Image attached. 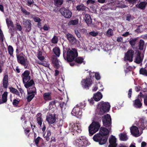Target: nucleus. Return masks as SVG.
I'll return each mask as SVG.
<instances>
[{"instance_id":"nucleus-1","label":"nucleus","mask_w":147,"mask_h":147,"mask_svg":"<svg viewBox=\"0 0 147 147\" xmlns=\"http://www.w3.org/2000/svg\"><path fill=\"white\" fill-rule=\"evenodd\" d=\"M63 56L64 59L67 61H72L78 56L77 50L75 49H72V50L69 49L66 53V51L64 49Z\"/></svg>"},{"instance_id":"nucleus-2","label":"nucleus","mask_w":147,"mask_h":147,"mask_svg":"<svg viewBox=\"0 0 147 147\" xmlns=\"http://www.w3.org/2000/svg\"><path fill=\"white\" fill-rule=\"evenodd\" d=\"M110 107V105L109 103L101 102L98 105L97 111L99 114L103 115L104 113L109 111Z\"/></svg>"},{"instance_id":"nucleus-3","label":"nucleus","mask_w":147,"mask_h":147,"mask_svg":"<svg viewBox=\"0 0 147 147\" xmlns=\"http://www.w3.org/2000/svg\"><path fill=\"white\" fill-rule=\"evenodd\" d=\"M74 144L76 147H85L89 145L90 143L85 137L81 136L77 138Z\"/></svg>"},{"instance_id":"nucleus-4","label":"nucleus","mask_w":147,"mask_h":147,"mask_svg":"<svg viewBox=\"0 0 147 147\" xmlns=\"http://www.w3.org/2000/svg\"><path fill=\"white\" fill-rule=\"evenodd\" d=\"M93 139L94 141L98 142L99 144L103 145L107 142L108 137L103 136L99 133L96 134L93 136Z\"/></svg>"},{"instance_id":"nucleus-5","label":"nucleus","mask_w":147,"mask_h":147,"mask_svg":"<svg viewBox=\"0 0 147 147\" xmlns=\"http://www.w3.org/2000/svg\"><path fill=\"white\" fill-rule=\"evenodd\" d=\"M95 72H90L89 74L90 78H86L82 80L81 84L83 88H88V87L90 86L92 82L91 78L95 76Z\"/></svg>"},{"instance_id":"nucleus-6","label":"nucleus","mask_w":147,"mask_h":147,"mask_svg":"<svg viewBox=\"0 0 147 147\" xmlns=\"http://www.w3.org/2000/svg\"><path fill=\"white\" fill-rule=\"evenodd\" d=\"M100 127V125L98 122H93L88 127L90 134L91 136L93 135L98 131Z\"/></svg>"},{"instance_id":"nucleus-7","label":"nucleus","mask_w":147,"mask_h":147,"mask_svg":"<svg viewBox=\"0 0 147 147\" xmlns=\"http://www.w3.org/2000/svg\"><path fill=\"white\" fill-rule=\"evenodd\" d=\"M144 94V92L141 91L140 94L138 95L137 98L133 101V106L134 107L136 108H140L141 107L142 105V95H143Z\"/></svg>"},{"instance_id":"nucleus-8","label":"nucleus","mask_w":147,"mask_h":147,"mask_svg":"<svg viewBox=\"0 0 147 147\" xmlns=\"http://www.w3.org/2000/svg\"><path fill=\"white\" fill-rule=\"evenodd\" d=\"M16 57L18 63L23 65L25 67L28 64V61L25 55L22 53L19 55L17 54Z\"/></svg>"},{"instance_id":"nucleus-9","label":"nucleus","mask_w":147,"mask_h":147,"mask_svg":"<svg viewBox=\"0 0 147 147\" xmlns=\"http://www.w3.org/2000/svg\"><path fill=\"white\" fill-rule=\"evenodd\" d=\"M69 128L70 131H76L78 133H80L82 131L81 126L80 123L75 124L73 122L70 123L69 125Z\"/></svg>"},{"instance_id":"nucleus-10","label":"nucleus","mask_w":147,"mask_h":147,"mask_svg":"<svg viewBox=\"0 0 147 147\" xmlns=\"http://www.w3.org/2000/svg\"><path fill=\"white\" fill-rule=\"evenodd\" d=\"M134 54H135V53L134 50L132 49L128 50L125 54L124 60L125 61H128L129 62H132Z\"/></svg>"},{"instance_id":"nucleus-11","label":"nucleus","mask_w":147,"mask_h":147,"mask_svg":"<svg viewBox=\"0 0 147 147\" xmlns=\"http://www.w3.org/2000/svg\"><path fill=\"white\" fill-rule=\"evenodd\" d=\"M103 123L106 127L110 126L111 125V118L109 115L108 114L104 115L102 117Z\"/></svg>"},{"instance_id":"nucleus-12","label":"nucleus","mask_w":147,"mask_h":147,"mask_svg":"<svg viewBox=\"0 0 147 147\" xmlns=\"http://www.w3.org/2000/svg\"><path fill=\"white\" fill-rule=\"evenodd\" d=\"M28 96L27 97V100L28 102L30 101L34 96V93H36V89L35 87H33L32 90L31 88L28 89Z\"/></svg>"},{"instance_id":"nucleus-13","label":"nucleus","mask_w":147,"mask_h":147,"mask_svg":"<svg viewBox=\"0 0 147 147\" xmlns=\"http://www.w3.org/2000/svg\"><path fill=\"white\" fill-rule=\"evenodd\" d=\"M59 11L62 15L66 18H70L71 16L72 13L69 9L64 7L61 8Z\"/></svg>"},{"instance_id":"nucleus-14","label":"nucleus","mask_w":147,"mask_h":147,"mask_svg":"<svg viewBox=\"0 0 147 147\" xmlns=\"http://www.w3.org/2000/svg\"><path fill=\"white\" fill-rule=\"evenodd\" d=\"M71 114L73 116H75L77 117H79L82 114L81 109L78 106H76L72 109Z\"/></svg>"},{"instance_id":"nucleus-15","label":"nucleus","mask_w":147,"mask_h":147,"mask_svg":"<svg viewBox=\"0 0 147 147\" xmlns=\"http://www.w3.org/2000/svg\"><path fill=\"white\" fill-rule=\"evenodd\" d=\"M131 134L135 137L140 136L142 133V131L139 132L138 128L135 126L131 127L130 128Z\"/></svg>"},{"instance_id":"nucleus-16","label":"nucleus","mask_w":147,"mask_h":147,"mask_svg":"<svg viewBox=\"0 0 147 147\" xmlns=\"http://www.w3.org/2000/svg\"><path fill=\"white\" fill-rule=\"evenodd\" d=\"M30 72L28 70L25 71L22 75V78L23 83L27 82L30 79Z\"/></svg>"},{"instance_id":"nucleus-17","label":"nucleus","mask_w":147,"mask_h":147,"mask_svg":"<svg viewBox=\"0 0 147 147\" xmlns=\"http://www.w3.org/2000/svg\"><path fill=\"white\" fill-rule=\"evenodd\" d=\"M137 125L140 128L143 130L147 126V123L144 119H141L139 121Z\"/></svg>"},{"instance_id":"nucleus-18","label":"nucleus","mask_w":147,"mask_h":147,"mask_svg":"<svg viewBox=\"0 0 147 147\" xmlns=\"http://www.w3.org/2000/svg\"><path fill=\"white\" fill-rule=\"evenodd\" d=\"M56 117L55 114H49L47 116L46 120L48 123L50 124L54 123L56 121Z\"/></svg>"},{"instance_id":"nucleus-19","label":"nucleus","mask_w":147,"mask_h":147,"mask_svg":"<svg viewBox=\"0 0 147 147\" xmlns=\"http://www.w3.org/2000/svg\"><path fill=\"white\" fill-rule=\"evenodd\" d=\"M110 144L108 147H116L117 145L116 139L115 136H111L109 139Z\"/></svg>"},{"instance_id":"nucleus-20","label":"nucleus","mask_w":147,"mask_h":147,"mask_svg":"<svg viewBox=\"0 0 147 147\" xmlns=\"http://www.w3.org/2000/svg\"><path fill=\"white\" fill-rule=\"evenodd\" d=\"M23 24L28 31L29 32L31 28V22L30 20L24 19Z\"/></svg>"},{"instance_id":"nucleus-21","label":"nucleus","mask_w":147,"mask_h":147,"mask_svg":"<svg viewBox=\"0 0 147 147\" xmlns=\"http://www.w3.org/2000/svg\"><path fill=\"white\" fill-rule=\"evenodd\" d=\"M141 53L139 51L137 50L135 52V62L137 63H140L142 61V59L140 56Z\"/></svg>"},{"instance_id":"nucleus-22","label":"nucleus","mask_w":147,"mask_h":147,"mask_svg":"<svg viewBox=\"0 0 147 147\" xmlns=\"http://www.w3.org/2000/svg\"><path fill=\"white\" fill-rule=\"evenodd\" d=\"M51 60L54 67L56 68H58L60 66V61H59L56 56H53Z\"/></svg>"},{"instance_id":"nucleus-23","label":"nucleus","mask_w":147,"mask_h":147,"mask_svg":"<svg viewBox=\"0 0 147 147\" xmlns=\"http://www.w3.org/2000/svg\"><path fill=\"white\" fill-rule=\"evenodd\" d=\"M24 84L25 87L28 89L31 88L32 90L33 87H35L34 86V83L33 80H30L29 81H28L26 83H23Z\"/></svg>"},{"instance_id":"nucleus-24","label":"nucleus","mask_w":147,"mask_h":147,"mask_svg":"<svg viewBox=\"0 0 147 147\" xmlns=\"http://www.w3.org/2000/svg\"><path fill=\"white\" fill-rule=\"evenodd\" d=\"M109 131L108 129L104 127H101L99 131V133L104 137H107V136L109 134Z\"/></svg>"},{"instance_id":"nucleus-25","label":"nucleus","mask_w":147,"mask_h":147,"mask_svg":"<svg viewBox=\"0 0 147 147\" xmlns=\"http://www.w3.org/2000/svg\"><path fill=\"white\" fill-rule=\"evenodd\" d=\"M102 97V95L101 93L100 92H98L94 94L93 97L95 101H98L100 100Z\"/></svg>"},{"instance_id":"nucleus-26","label":"nucleus","mask_w":147,"mask_h":147,"mask_svg":"<svg viewBox=\"0 0 147 147\" xmlns=\"http://www.w3.org/2000/svg\"><path fill=\"white\" fill-rule=\"evenodd\" d=\"M67 37L71 43L73 44L75 42L76 39L71 34L68 33L67 34Z\"/></svg>"},{"instance_id":"nucleus-27","label":"nucleus","mask_w":147,"mask_h":147,"mask_svg":"<svg viewBox=\"0 0 147 147\" xmlns=\"http://www.w3.org/2000/svg\"><path fill=\"white\" fill-rule=\"evenodd\" d=\"M84 19L88 25L89 26L92 22V19L90 16L88 14H86L85 15V18Z\"/></svg>"},{"instance_id":"nucleus-28","label":"nucleus","mask_w":147,"mask_h":147,"mask_svg":"<svg viewBox=\"0 0 147 147\" xmlns=\"http://www.w3.org/2000/svg\"><path fill=\"white\" fill-rule=\"evenodd\" d=\"M8 76L7 75H4L3 80V85L5 88H7L8 86Z\"/></svg>"},{"instance_id":"nucleus-29","label":"nucleus","mask_w":147,"mask_h":147,"mask_svg":"<svg viewBox=\"0 0 147 147\" xmlns=\"http://www.w3.org/2000/svg\"><path fill=\"white\" fill-rule=\"evenodd\" d=\"M51 93L48 92L44 93L43 94V97L44 99L45 100H50L51 99Z\"/></svg>"},{"instance_id":"nucleus-30","label":"nucleus","mask_w":147,"mask_h":147,"mask_svg":"<svg viewBox=\"0 0 147 147\" xmlns=\"http://www.w3.org/2000/svg\"><path fill=\"white\" fill-rule=\"evenodd\" d=\"M139 49L140 50H142L146 47V45L145 44L144 40L142 39L140 40L139 42Z\"/></svg>"},{"instance_id":"nucleus-31","label":"nucleus","mask_w":147,"mask_h":147,"mask_svg":"<svg viewBox=\"0 0 147 147\" xmlns=\"http://www.w3.org/2000/svg\"><path fill=\"white\" fill-rule=\"evenodd\" d=\"M9 88L11 92L13 94H15L20 97L19 92L17 89L12 87H9Z\"/></svg>"},{"instance_id":"nucleus-32","label":"nucleus","mask_w":147,"mask_h":147,"mask_svg":"<svg viewBox=\"0 0 147 147\" xmlns=\"http://www.w3.org/2000/svg\"><path fill=\"white\" fill-rule=\"evenodd\" d=\"M41 114L40 113H38L36 116V119L37 121V123L40 126L42 124V119L41 118Z\"/></svg>"},{"instance_id":"nucleus-33","label":"nucleus","mask_w":147,"mask_h":147,"mask_svg":"<svg viewBox=\"0 0 147 147\" xmlns=\"http://www.w3.org/2000/svg\"><path fill=\"white\" fill-rule=\"evenodd\" d=\"M53 50L57 56L59 57L60 54V51L58 47H55L53 49Z\"/></svg>"},{"instance_id":"nucleus-34","label":"nucleus","mask_w":147,"mask_h":147,"mask_svg":"<svg viewBox=\"0 0 147 147\" xmlns=\"http://www.w3.org/2000/svg\"><path fill=\"white\" fill-rule=\"evenodd\" d=\"M7 94L8 92H4L2 96V102L0 103H4L7 101Z\"/></svg>"},{"instance_id":"nucleus-35","label":"nucleus","mask_w":147,"mask_h":147,"mask_svg":"<svg viewBox=\"0 0 147 147\" xmlns=\"http://www.w3.org/2000/svg\"><path fill=\"white\" fill-rule=\"evenodd\" d=\"M120 139L122 141H125L127 140L128 138L125 134H121L119 135Z\"/></svg>"},{"instance_id":"nucleus-36","label":"nucleus","mask_w":147,"mask_h":147,"mask_svg":"<svg viewBox=\"0 0 147 147\" xmlns=\"http://www.w3.org/2000/svg\"><path fill=\"white\" fill-rule=\"evenodd\" d=\"M147 3L145 2H142L139 4L138 5H136L137 7H139L141 9H144L145 8L146 4Z\"/></svg>"},{"instance_id":"nucleus-37","label":"nucleus","mask_w":147,"mask_h":147,"mask_svg":"<svg viewBox=\"0 0 147 147\" xmlns=\"http://www.w3.org/2000/svg\"><path fill=\"white\" fill-rule=\"evenodd\" d=\"M78 19H76L75 20H72L70 21L68 23V25H75L78 24Z\"/></svg>"},{"instance_id":"nucleus-38","label":"nucleus","mask_w":147,"mask_h":147,"mask_svg":"<svg viewBox=\"0 0 147 147\" xmlns=\"http://www.w3.org/2000/svg\"><path fill=\"white\" fill-rule=\"evenodd\" d=\"M6 20V22L8 28H9L10 26H11L12 27H14L13 23L11 20H9L8 18H7Z\"/></svg>"},{"instance_id":"nucleus-39","label":"nucleus","mask_w":147,"mask_h":147,"mask_svg":"<svg viewBox=\"0 0 147 147\" xmlns=\"http://www.w3.org/2000/svg\"><path fill=\"white\" fill-rule=\"evenodd\" d=\"M77 10L78 11H82L85 9V7L82 4H80L76 6Z\"/></svg>"},{"instance_id":"nucleus-40","label":"nucleus","mask_w":147,"mask_h":147,"mask_svg":"<svg viewBox=\"0 0 147 147\" xmlns=\"http://www.w3.org/2000/svg\"><path fill=\"white\" fill-rule=\"evenodd\" d=\"M55 5L57 7L61 5L63 3V0H54Z\"/></svg>"},{"instance_id":"nucleus-41","label":"nucleus","mask_w":147,"mask_h":147,"mask_svg":"<svg viewBox=\"0 0 147 147\" xmlns=\"http://www.w3.org/2000/svg\"><path fill=\"white\" fill-rule=\"evenodd\" d=\"M83 60L84 59L83 58L81 57H78L76 59L75 61L79 63H83L84 64L85 63Z\"/></svg>"},{"instance_id":"nucleus-42","label":"nucleus","mask_w":147,"mask_h":147,"mask_svg":"<svg viewBox=\"0 0 147 147\" xmlns=\"http://www.w3.org/2000/svg\"><path fill=\"white\" fill-rule=\"evenodd\" d=\"M144 92V94L143 95H142V97H144V102L145 105L147 106V92L146 93L145 90H143Z\"/></svg>"},{"instance_id":"nucleus-43","label":"nucleus","mask_w":147,"mask_h":147,"mask_svg":"<svg viewBox=\"0 0 147 147\" xmlns=\"http://www.w3.org/2000/svg\"><path fill=\"white\" fill-rule=\"evenodd\" d=\"M140 74L147 76V70L144 68H142L140 70Z\"/></svg>"},{"instance_id":"nucleus-44","label":"nucleus","mask_w":147,"mask_h":147,"mask_svg":"<svg viewBox=\"0 0 147 147\" xmlns=\"http://www.w3.org/2000/svg\"><path fill=\"white\" fill-rule=\"evenodd\" d=\"M8 52L9 54L11 56L12 55L13 53V47L9 45L8 47Z\"/></svg>"},{"instance_id":"nucleus-45","label":"nucleus","mask_w":147,"mask_h":147,"mask_svg":"<svg viewBox=\"0 0 147 147\" xmlns=\"http://www.w3.org/2000/svg\"><path fill=\"white\" fill-rule=\"evenodd\" d=\"M113 32L112 30L111 29H109L107 31L106 35L108 36H111L113 35Z\"/></svg>"},{"instance_id":"nucleus-46","label":"nucleus","mask_w":147,"mask_h":147,"mask_svg":"<svg viewBox=\"0 0 147 147\" xmlns=\"http://www.w3.org/2000/svg\"><path fill=\"white\" fill-rule=\"evenodd\" d=\"M42 54L41 52L39 51L38 56V59L41 61L43 60L44 59V57L42 56Z\"/></svg>"},{"instance_id":"nucleus-47","label":"nucleus","mask_w":147,"mask_h":147,"mask_svg":"<svg viewBox=\"0 0 147 147\" xmlns=\"http://www.w3.org/2000/svg\"><path fill=\"white\" fill-rule=\"evenodd\" d=\"M55 103V100H53L51 101L49 103V109H51L53 107Z\"/></svg>"},{"instance_id":"nucleus-48","label":"nucleus","mask_w":147,"mask_h":147,"mask_svg":"<svg viewBox=\"0 0 147 147\" xmlns=\"http://www.w3.org/2000/svg\"><path fill=\"white\" fill-rule=\"evenodd\" d=\"M5 38L2 32L0 29V41L3 42L4 41Z\"/></svg>"},{"instance_id":"nucleus-49","label":"nucleus","mask_w":147,"mask_h":147,"mask_svg":"<svg viewBox=\"0 0 147 147\" xmlns=\"http://www.w3.org/2000/svg\"><path fill=\"white\" fill-rule=\"evenodd\" d=\"M58 41V38L56 36H54L51 40V42L53 43H57Z\"/></svg>"},{"instance_id":"nucleus-50","label":"nucleus","mask_w":147,"mask_h":147,"mask_svg":"<svg viewBox=\"0 0 147 147\" xmlns=\"http://www.w3.org/2000/svg\"><path fill=\"white\" fill-rule=\"evenodd\" d=\"M137 40V38H136L135 39H132L129 41V43L131 46H133L135 45Z\"/></svg>"},{"instance_id":"nucleus-51","label":"nucleus","mask_w":147,"mask_h":147,"mask_svg":"<svg viewBox=\"0 0 147 147\" xmlns=\"http://www.w3.org/2000/svg\"><path fill=\"white\" fill-rule=\"evenodd\" d=\"M76 106H78L80 109H83L86 106V104L84 102L80 103Z\"/></svg>"},{"instance_id":"nucleus-52","label":"nucleus","mask_w":147,"mask_h":147,"mask_svg":"<svg viewBox=\"0 0 147 147\" xmlns=\"http://www.w3.org/2000/svg\"><path fill=\"white\" fill-rule=\"evenodd\" d=\"M88 101L90 105H93L94 103V100L93 97L88 99Z\"/></svg>"},{"instance_id":"nucleus-53","label":"nucleus","mask_w":147,"mask_h":147,"mask_svg":"<svg viewBox=\"0 0 147 147\" xmlns=\"http://www.w3.org/2000/svg\"><path fill=\"white\" fill-rule=\"evenodd\" d=\"M19 99L18 98L15 99L13 100V104L14 105L16 106L19 103Z\"/></svg>"},{"instance_id":"nucleus-54","label":"nucleus","mask_w":147,"mask_h":147,"mask_svg":"<svg viewBox=\"0 0 147 147\" xmlns=\"http://www.w3.org/2000/svg\"><path fill=\"white\" fill-rule=\"evenodd\" d=\"M60 106L62 108V110H64L66 108V103L63 102L60 104Z\"/></svg>"},{"instance_id":"nucleus-55","label":"nucleus","mask_w":147,"mask_h":147,"mask_svg":"<svg viewBox=\"0 0 147 147\" xmlns=\"http://www.w3.org/2000/svg\"><path fill=\"white\" fill-rule=\"evenodd\" d=\"M96 79L97 80H99L100 78V76L98 72H96L95 76Z\"/></svg>"},{"instance_id":"nucleus-56","label":"nucleus","mask_w":147,"mask_h":147,"mask_svg":"<svg viewBox=\"0 0 147 147\" xmlns=\"http://www.w3.org/2000/svg\"><path fill=\"white\" fill-rule=\"evenodd\" d=\"M34 3V1L33 0H29L27 1V5L29 6H31V5Z\"/></svg>"},{"instance_id":"nucleus-57","label":"nucleus","mask_w":147,"mask_h":147,"mask_svg":"<svg viewBox=\"0 0 147 147\" xmlns=\"http://www.w3.org/2000/svg\"><path fill=\"white\" fill-rule=\"evenodd\" d=\"M21 10L22 12L25 15H28L30 14L29 12L26 11L25 9L22 7H21Z\"/></svg>"},{"instance_id":"nucleus-58","label":"nucleus","mask_w":147,"mask_h":147,"mask_svg":"<svg viewBox=\"0 0 147 147\" xmlns=\"http://www.w3.org/2000/svg\"><path fill=\"white\" fill-rule=\"evenodd\" d=\"M41 140V138L39 137H38L35 140V143L37 146H38V144L39 142Z\"/></svg>"},{"instance_id":"nucleus-59","label":"nucleus","mask_w":147,"mask_h":147,"mask_svg":"<svg viewBox=\"0 0 147 147\" xmlns=\"http://www.w3.org/2000/svg\"><path fill=\"white\" fill-rule=\"evenodd\" d=\"M98 34L97 32H91L89 33V34L93 36H96Z\"/></svg>"},{"instance_id":"nucleus-60","label":"nucleus","mask_w":147,"mask_h":147,"mask_svg":"<svg viewBox=\"0 0 147 147\" xmlns=\"http://www.w3.org/2000/svg\"><path fill=\"white\" fill-rule=\"evenodd\" d=\"M95 2V1L93 0H88L87 1V3L88 5L93 4Z\"/></svg>"},{"instance_id":"nucleus-61","label":"nucleus","mask_w":147,"mask_h":147,"mask_svg":"<svg viewBox=\"0 0 147 147\" xmlns=\"http://www.w3.org/2000/svg\"><path fill=\"white\" fill-rule=\"evenodd\" d=\"M34 21L36 22H38V24H39V22L41 21L40 18L38 17H35L34 19Z\"/></svg>"},{"instance_id":"nucleus-62","label":"nucleus","mask_w":147,"mask_h":147,"mask_svg":"<svg viewBox=\"0 0 147 147\" xmlns=\"http://www.w3.org/2000/svg\"><path fill=\"white\" fill-rule=\"evenodd\" d=\"M16 28L19 31H21L22 29L21 26L20 25L18 24L16 26Z\"/></svg>"},{"instance_id":"nucleus-63","label":"nucleus","mask_w":147,"mask_h":147,"mask_svg":"<svg viewBox=\"0 0 147 147\" xmlns=\"http://www.w3.org/2000/svg\"><path fill=\"white\" fill-rule=\"evenodd\" d=\"M132 93V89H130L129 90L128 93V96L129 98H130L131 97Z\"/></svg>"},{"instance_id":"nucleus-64","label":"nucleus","mask_w":147,"mask_h":147,"mask_svg":"<svg viewBox=\"0 0 147 147\" xmlns=\"http://www.w3.org/2000/svg\"><path fill=\"white\" fill-rule=\"evenodd\" d=\"M75 32L77 36L79 38L81 36L80 32L78 30H75Z\"/></svg>"}]
</instances>
